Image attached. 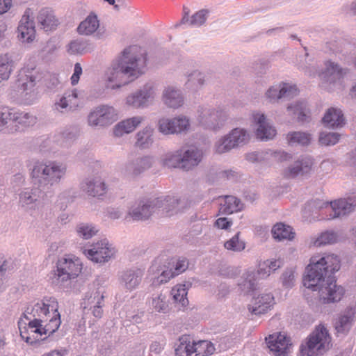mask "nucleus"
<instances>
[{"label":"nucleus","mask_w":356,"mask_h":356,"mask_svg":"<svg viewBox=\"0 0 356 356\" xmlns=\"http://www.w3.org/2000/svg\"><path fill=\"white\" fill-rule=\"evenodd\" d=\"M340 268V260L334 254L314 256L306 268L303 284L312 291H318L323 303L337 302L343 298L345 290L336 284L334 273Z\"/></svg>","instance_id":"f257e3e1"},{"label":"nucleus","mask_w":356,"mask_h":356,"mask_svg":"<svg viewBox=\"0 0 356 356\" xmlns=\"http://www.w3.org/2000/svg\"><path fill=\"white\" fill-rule=\"evenodd\" d=\"M137 46L125 48L104 71L105 89L117 90L145 73L147 56L138 54Z\"/></svg>","instance_id":"f03ea898"},{"label":"nucleus","mask_w":356,"mask_h":356,"mask_svg":"<svg viewBox=\"0 0 356 356\" xmlns=\"http://www.w3.org/2000/svg\"><path fill=\"white\" fill-rule=\"evenodd\" d=\"M58 303L54 297H44L30 302L23 313L29 321L28 329L31 333L39 336L54 333L60 327V315Z\"/></svg>","instance_id":"7ed1b4c3"},{"label":"nucleus","mask_w":356,"mask_h":356,"mask_svg":"<svg viewBox=\"0 0 356 356\" xmlns=\"http://www.w3.org/2000/svg\"><path fill=\"white\" fill-rule=\"evenodd\" d=\"M185 202L177 196L167 195L155 198L143 197L134 202L128 209L125 220H148L152 216L170 214L185 207Z\"/></svg>","instance_id":"20e7f679"},{"label":"nucleus","mask_w":356,"mask_h":356,"mask_svg":"<svg viewBox=\"0 0 356 356\" xmlns=\"http://www.w3.org/2000/svg\"><path fill=\"white\" fill-rule=\"evenodd\" d=\"M27 167L34 184L42 189L59 184L67 172L66 164L55 160L32 159Z\"/></svg>","instance_id":"39448f33"},{"label":"nucleus","mask_w":356,"mask_h":356,"mask_svg":"<svg viewBox=\"0 0 356 356\" xmlns=\"http://www.w3.org/2000/svg\"><path fill=\"white\" fill-rule=\"evenodd\" d=\"M331 337L327 328L319 325L308 336L300 347L302 356H317L326 352L330 347Z\"/></svg>","instance_id":"423d86ee"},{"label":"nucleus","mask_w":356,"mask_h":356,"mask_svg":"<svg viewBox=\"0 0 356 356\" xmlns=\"http://www.w3.org/2000/svg\"><path fill=\"white\" fill-rule=\"evenodd\" d=\"M38 79V72L33 67H22L18 72L16 86L25 104H31L35 99V87Z\"/></svg>","instance_id":"0eeeda50"},{"label":"nucleus","mask_w":356,"mask_h":356,"mask_svg":"<svg viewBox=\"0 0 356 356\" xmlns=\"http://www.w3.org/2000/svg\"><path fill=\"white\" fill-rule=\"evenodd\" d=\"M82 269V263L76 256L69 254L60 258L56 263V270L54 275L53 282L63 284L66 282L76 278Z\"/></svg>","instance_id":"6e6552de"},{"label":"nucleus","mask_w":356,"mask_h":356,"mask_svg":"<svg viewBox=\"0 0 356 356\" xmlns=\"http://www.w3.org/2000/svg\"><path fill=\"white\" fill-rule=\"evenodd\" d=\"M157 95V88L154 83L147 82L138 90L128 95L125 98L127 107L134 109H143L150 106Z\"/></svg>","instance_id":"1a4fd4ad"},{"label":"nucleus","mask_w":356,"mask_h":356,"mask_svg":"<svg viewBox=\"0 0 356 356\" xmlns=\"http://www.w3.org/2000/svg\"><path fill=\"white\" fill-rule=\"evenodd\" d=\"M197 121L202 127L211 130L220 129L229 118L227 111L218 108L217 109L202 106L198 110Z\"/></svg>","instance_id":"9d476101"},{"label":"nucleus","mask_w":356,"mask_h":356,"mask_svg":"<svg viewBox=\"0 0 356 356\" xmlns=\"http://www.w3.org/2000/svg\"><path fill=\"white\" fill-rule=\"evenodd\" d=\"M118 119V111L113 106L101 104L90 111L88 117V124L91 127L104 128L108 127Z\"/></svg>","instance_id":"9b49d317"},{"label":"nucleus","mask_w":356,"mask_h":356,"mask_svg":"<svg viewBox=\"0 0 356 356\" xmlns=\"http://www.w3.org/2000/svg\"><path fill=\"white\" fill-rule=\"evenodd\" d=\"M116 252L115 246L106 238L102 239L93 243L90 248L83 250V253L88 259L100 264L113 259Z\"/></svg>","instance_id":"f8f14e48"},{"label":"nucleus","mask_w":356,"mask_h":356,"mask_svg":"<svg viewBox=\"0 0 356 356\" xmlns=\"http://www.w3.org/2000/svg\"><path fill=\"white\" fill-rule=\"evenodd\" d=\"M282 262L280 260H266L259 265L257 271L248 270L245 274V280L243 283L244 288L248 291H254L259 279L266 278L270 273L280 268Z\"/></svg>","instance_id":"ddd939ff"},{"label":"nucleus","mask_w":356,"mask_h":356,"mask_svg":"<svg viewBox=\"0 0 356 356\" xmlns=\"http://www.w3.org/2000/svg\"><path fill=\"white\" fill-rule=\"evenodd\" d=\"M345 69L342 68L338 63L331 60L325 63V69L320 74L323 87L327 90H333L342 83Z\"/></svg>","instance_id":"4468645a"},{"label":"nucleus","mask_w":356,"mask_h":356,"mask_svg":"<svg viewBox=\"0 0 356 356\" xmlns=\"http://www.w3.org/2000/svg\"><path fill=\"white\" fill-rule=\"evenodd\" d=\"M356 208V191L350 193L347 197L328 202L327 209L331 210L329 219L340 218L348 215Z\"/></svg>","instance_id":"2eb2a0df"},{"label":"nucleus","mask_w":356,"mask_h":356,"mask_svg":"<svg viewBox=\"0 0 356 356\" xmlns=\"http://www.w3.org/2000/svg\"><path fill=\"white\" fill-rule=\"evenodd\" d=\"M144 274V268L134 266L123 270L119 275L120 284L127 291H132L139 286Z\"/></svg>","instance_id":"dca6fc26"},{"label":"nucleus","mask_w":356,"mask_h":356,"mask_svg":"<svg viewBox=\"0 0 356 356\" xmlns=\"http://www.w3.org/2000/svg\"><path fill=\"white\" fill-rule=\"evenodd\" d=\"M356 320V304L349 305L336 318L334 327L338 334L346 335Z\"/></svg>","instance_id":"f3484780"},{"label":"nucleus","mask_w":356,"mask_h":356,"mask_svg":"<svg viewBox=\"0 0 356 356\" xmlns=\"http://www.w3.org/2000/svg\"><path fill=\"white\" fill-rule=\"evenodd\" d=\"M18 38L22 42L31 43L35 38V22L31 17V10L27 9L22 15L18 27Z\"/></svg>","instance_id":"a211bd4d"},{"label":"nucleus","mask_w":356,"mask_h":356,"mask_svg":"<svg viewBox=\"0 0 356 356\" xmlns=\"http://www.w3.org/2000/svg\"><path fill=\"white\" fill-rule=\"evenodd\" d=\"M252 121L256 127V136L260 140H268L276 135V129L270 124L264 114L253 113Z\"/></svg>","instance_id":"6ab92c4d"},{"label":"nucleus","mask_w":356,"mask_h":356,"mask_svg":"<svg viewBox=\"0 0 356 356\" xmlns=\"http://www.w3.org/2000/svg\"><path fill=\"white\" fill-rule=\"evenodd\" d=\"M266 341L275 356H286L291 346L289 338L281 332L270 334L266 338Z\"/></svg>","instance_id":"aec40b11"},{"label":"nucleus","mask_w":356,"mask_h":356,"mask_svg":"<svg viewBox=\"0 0 356 356\" xmlns=\"http://www.w3.org/2000/svg\"><path fill=\"white\" fill-rule=\"evenodd\" d=\"M80 189L89 196L101 197L107 191V186L101 177H88L80 183Z\"/></svg>","instance_id":"412c9836"},{"label":"nucleus","mask_w":356,"mask_h":356,"mask_svg":"<svg viewBox=\"0 0 356 356\" xmlns=\"http://www.w3.org/2000/svg\"><path fill=\"white\" fill-rule=\"evenodd\" d=\"M313 161L309 156H302L291 164L284 172L285 177L293 179L298 177H306L311 170Z\"/></svg>","instance_id":"4be33fe9"},{"label":"nucleus","mask_w":356,"mask_h":356,"mask_svg":"<svg viewBox=\"0 0 356 356\" xmlns=\"http://www.w3.org/2000/svg\"><path fill=\"white\" fill-rule=\"evenodd\" d=\"M153 163V157L150 156L136 158L126 163L122 173L124 176L128 177H136L149 169L152 165Z\"/></svg>","instance_id":"5701e85b"},{"label":"nucleus","mask_w":356,"mask_h":356,"mask_svg":"<svg viewBox=\"0 0 356 356\" xmlns=\"http://www.w3.org/2000/svg\"><path fill=\"white\" fill-rule=\"evenodd\" d=\"M298 93L296 86L286 83H280L268 88L266 97L270 102H275L282 97L291 98Z\"/></svg>","instance_id":"b1692460"},{"label":"nucleus","mask_w":356,"mask_h":356,"mask_svg":"<svg viewBox=\"0 0 356 356\" xmlns=\"http://www.w3.org/2000/svg\"><path fill=\"white\" fill-rule=\"evenodd\" d=\"M60 138L63 140V143H60V145L67 146L68 142L75 140L77 137V131L75 129H67L63 132L60 135L55 136L53 139L47 138L42 141L40 145V151L45 152H56V144L58 145V138Z\"/></svg>","instance_id":"393cba45"},{"label":"nucleus","mask_w":356,"mask_h":356,"mask_svg":"<svg viewBox=\"0 0 356 356\" xmlns=\"http://www.w3.org/2000/svg\"><path fill=\"white\" fill-rule=\"evenodd\" d=\"M274 303V297L271 293H263L252 299L248 309L253 314H262L270 310Z\"/></svg>","instance_id":"a878e982"},{"label":"nucleus","mask_w":356,"mask_h":356,"mask_svg":"<svg viewBox=\"0 0 356 356\" xmlns=\"http://www.w3.org/2000/svg\"><path fill=\"white\" fill-rule=\"evenodd\" d=\"M79 106L78 94L76 90L67 91L54 103V108L56 111L64 113L75 110Z\"/></svg>","instance_id":"bb28decb"},{"label":"nucleus","mask_w":356,"mask_h":356,"mask_svg":"<svg viewBox=\"0 0 356 356\" xmlns=\"http://www.w3.org/2000/svg\"><path fill=\"white\" fill-rule=\"evenodd\" d=\"M203 158V151L197 147H190L186 150H182L181 169L186 171L191 170L197 166Z\"/></svg>","instance_id":"cd10ccee"},{"label":"nucleus","mask_w":356,"mask_h":356,"mask_svg":"<svg viewBox=\"0 0 356 356\" xmlns=\"http://www.w3.org/2000/svg\"><path fill=\"white\" fill-rule=\"evenodd\" d=\"M38 188H26L19 193V204L26 209H35L40 197L41 190Z\"/></svg>","instance_id":"c85d7f7f"},{"label":"nucleus","mask_w":356,"mask_h":356,"mask_svg":"<svg viewBox=\"0 0 356 356\" xmlns=\"http://www.w3.org/2000/svg\"><path fill=\"white\" fill-rule=\"evenodd\" d=\"M36 122V117L30 113L13 108L12 124L13 125L11 124V127L17 129L16 131H19L25 128L33 126Z\"/></svg>","instance_id":"c756f323"},{"label":"nucleus","mask_w":356,"mask_h":356,"mask_svg":"<svg viewBox=\"0 0 356 356\" xmlns=\"http://www.w3.org/2000/svg\"><path fill=\"white\" fill-rule=\"evenodd\" d=\"M162 100L165 106L172 108H178L184 104L181 92L173 86H168L163 90Z\"/></svg>","instance_id":"7c9ffc66"},{"label":"nucleus","mask_w":356,"mask_h":356,"mask_svg":"<svg viewBox=\"0 0 356 356\" xmlns=\"http://www.w3.org/2000/svg\"><path fill=\"white\" fill-rule=\"evenodd\" d=\"M142 116H134L118 122L114 127L113 134L117 137L122 136L125 134L134 131L143 121Z\"/></svg>","instance_id":"2f4dec72"},{"label":"nucleus","mask_w":356,"mask_h":356,"mask_svg":"<svg viewBox=\"0 0 356 356\" xmlns=\"http://www.w3.org/2000/svg\"><path fill=\"white\" fill-rule=\"evenodd\" d=\"M219 212L222 214H232L242 209L243 204L239 199L232 195H227L218 199Z\"/></svg>","instance_id":"473e14b6"},{"label":"nucleus","mask_w":356,"mask_h":356,"mask_svg":"<svg viewBox=\"0 0 356 356\" xmlns=\"http://www.w3.org/2000/svg\"><path fill=\"white\" fill-rule=\"evenodd\" d=\"M37 21L40 27L45 31H52L58 24V21L53 12L48 8H42L40 10Z\"/></svg>","instance_id":"72a5a7b5"},{"label":"nucleus","mask_w":356,"mask_h":356,"mask_svg":"<svg viewBox=\"0 0 356 356\" xmlns=\"http://www.w3.org/2000/svg\"><path fill=\"white\" fill-rule=\"evenodd\" d=\"M160 264L161 259L157 258L153 261L152 266L149 268V273L150 274H159L154 280V283L156 284L165 283L175 276L171 269L163 270L160 266Z\"/></svg>","instance_id":"f704fd0d"},{"label":"nucleus","mask_w":356,"mask_h":356,"mask_svg":"<svg viewBox=\"0 0 356 356\" xmlns=\"http://www.w3.org/2000/svg\"><path fill=\"white\" fill-rule=\"evenodd\" d=\"M323 123L327 128L342 127L345 123V120L341 111L334 108H329L323 118Z\"/></svg>","instance_id":"c9c22d12"},{"label":"nucleus","mask_w":356,"mask_h":356,"mask_svg":"<svg viewBox=\"0 0 356 356\" xmlns=\"http://www.w3.org/2000/svg\"><path fill=\"white\" fill-rule=\"evenodd\" d=\"M104 300V296L100 291H95L90 296H86L84 300V307H93L92 314L96 318H101L102 316V302Z\"/></svg>","instance_id":"e433bc0d"},{"label":"nucleus","mask_w":356,"mask_h":356,"mask_svg":"<svg viewBox=\"0 0 356 356\" xmlns=\"http://www.w3.org/2000/svg\"><path fill=\"white\" fill-rule=\"evenodd\" d=\"M99 27V21L97 16L94 13H90L80 23L77 31L80 35H91L97 31Z\"/></svg>","instance_id":"4c0bfd02"},{"label":"nucleus","mask_w":356,"mask_h":356,"mask_svg":"<svg viewBox=\"0 0 356 356\" xmlns=\"http://www.w3.org/2000/svg\"><path fill=\"white\" fill-rule=\"evenodd\" d=\"M14 70V61L8 54H0V83L8 81Z\"/></svg>","instance_id":"58836bf2"},{"label":"nucleus","mask_w":356,"mask_h":356,"mask_svg":"<svg viewBox=\"0 0 356 356\" xmlns=\"http://www.w3.org/2000/svg\"><path fill=\"white\" fill-rule=\"evenodd\" d=\"M12 112V108L0 106V132L10 134L17 130L11 127Z\"/></svg>","instance_id":"ea45409f"},{"label":"nucleus","mask_w":356,"mask_h":356,"mask_svg":"<svg viewBox=\"0 0 356 356\" xmlns=\"http://www.w3.org/2000/svg\"><path fill=\"white\" fill-rule=\"evenodd\" d=\"M344 238L341 231L327 230L322 232L315 241L317 246L331 245L341 241Z\"/></svg>","instance_id":"a19ab883"},{"label":"nucleus","mask_w":356,"mask_h":356,"mask_svg":"<svg viewBox=\"0 0 356 356\" xmlns=\"http://www.w3.org/2000/svg\"><path fill=\"white\" fill-rule=\"evenodd\" d=\"M175 351L176 356H193V341L187 335L180 337L175 345Z\"/></svg>","instance_id":"79ce46f5"},{"label":"nucleus","mask_w":356,"mask_h":356,"mask_svg":"<svg viewBox=\"0 0 356 356\" xmlns=\"http://www.w3.org/2000/svg\"><path fill=\"white\" fill-rule=\"evenodd\" d=\"M273 237L277 241L292 240L295 236L293 228L282 222L275 224L271 230Z\"/></svg>","instance_id":"37998d69"},{"label":"nucleus","mask_w":356,"mask_h":356,"mask_svg":"<svg viewBox=\"0 0 356 356\" xmlns=\"http://www.w3.org/2000/svg\"><path fill=\"white\" fill-rule=\"evenodd\" d=\"M92 49L88 40L83 38L72 40L67 46V52L70 54H83Z\"/></svg>","instance_id":"c03bdc74"},{"label":"nucleus","mask_w":356,"mask_h":356,"mask_svg":"<svg viewBox=\"0 0 356 356\" xmlns=\"http://www.w3.org/2000/svg\"><path fill=\"white\" fill-rule=\"evenodd\" d=\"M289 112L298 116L299 122L305 123L309 121L310 117L308 115L307 104L305 102H297L290 104L288 108Z\"/></svg>","instance_id":"a18cd8bd"},{"label":"nucleus","mask_w":356,"mask_h":356,"mask_svg":"<svg viewBox=\"0 0 356 356\" xmlns=\"http://www.w3.org/2000/svg\"><path fill=\"white\" fill-rule=\"evenodd\" d=\"M188 288L185 284H178L172 287L170 294L172 300L175 303L180 305L181 307H185L188 304L187 298Z\"/></svg>","instance_id":"49530a36"},{"label":"nucleus","mask_w":356,"mask_h":356,"mask_svg":"<svg viewBox=\"0 0 356 356\" xmlns=\"http://www.w3.org/2000/svg\"><path fill=\"white\" fill-rule=\"evenodd\" d=\"M227 135L235 148L246 144L250 140L249 133L243 128H235Z\"/></svg>","instance_id":"de8ad7c7"},{"label":"nucleus","mask_w":356,"mask_h":356,"mask_svg":"<svg viewBox=\"0 0 356 356\" xmlns=\"http://www.w3.org/2000/svg\"><path fill=\"white\" fill-rule=\"evenodd\" d=\"M286 139L290 145L307 146L312 141V136L307 132L292 131L287 134Z\"/></svg>","instance_id":"09e8293b"},{"label":"nucleus","mask_w":356,"mask_h":356,"mask_svg":"<svg viewBox=\"0 0 356 356\" xmlns=\"http://www.w3.org/2000/svg\"><path fill=\"white\" fill-rule=\"evenodd\" d=\"M153 132L154 130L150 127H146L138 132L136 145L142 149L148 148L153 143Z\"/></svg>","instance_id":"8fccbe9b"},{"label":"nucleus","mask_w":356,"mask_h":356,"mask_svg":"<svg viewBox=\"0 0 356 356\" xmlns=\"http://www.w3.org/2000/svg\"><path fill=\"white\" fill-rule=\"evenodd\" d=\"M328 202H323L320 200H315L308 202L303 209V217L309 218V217L316 218L318 211L325 208L327 209Z\"/></svg>","instance_id":"3c124183"},{"label":"nucleus","mask_w":356,"mask_h":356,"mask_svg":"<svg viewBox=\"0 0 356 356\" xmlns=\"http://www.w3.org/2000/svg\"><path fill=\"white\" fill-rule=\"evenodd\" d=\"M151 308L156 312L166 314L169 311V301L165 294L160 293L152 298Z\"/></svg>","instance_id":"603ef678"},{"label":"nucleus","mask_w":356,"mask_h":356,"mask_svg":"<svg viewBox=\"0 0 356 356\" xmlns=\"http://www.w3.org/2000/svg\"><path fill=\"white\" fill-rule=\"evenodd\" d=\"M162 164L168 168H181L182 149L167 153L162 159Z\"/></svg>","instance_id":"864d4df0"},{"label":"nucleus","mask_w":356,"mask_h":356,"mask_svg":"<svg viewBox=\"0 0 356 356\" xmlns=\"http://www.w3.org/2000/svg\"><path fill=\"white\" fill-rule=\"evenodd\" d=\"M215 351L213 344L208 341H193V356H207L212 355Z\"/></svg>","instance_id":"5fc2aeb1"},{"label":"nucleus","mask_w":356,"mask_h":356,"mask_svg":"<svg viewBox=\"0 0 356 356\" xmlns=\"http://www.w3.org/2000/svg\"><path fill=\"white\" fill-rule=\"evenodd\" d=\"M204 78L205 76L203 73L198 70H193L187 75V81L185 86L188 89L197 90L204 85Z\"/></svg>","instance_id":"6e6d98bb"},{"label":"nucleus","mask_w":356,"mask_h":356,"mask_svg":"<svg viewBox=\"0 0 356 356\" xmlns=\"http://www.w3.org/2000/svg\"><path fill=\"white\" fill-rule=\"evenodd\" d=\"M76 231L80 238L87 240L95 236L98 230L92 224L81 222L77 225Z\"/></svg>","instance_id":"4d7b16f0"},{"label":"nucleus","mask_w":356,"mask_h":356,"mask_svg":"<svg viewBox=\"0 0 356 356\" xmlns=\"http://www.w3.org/2000/svg\"><path fill=\"white\" fill-rule=\"evenodd\" d=\"M240 232H237L230 239L224 243V247L227 250L233 252H241L245 248V243L240 238Z\"/></svg>","instance_id":"13d9d810"},{"label":"nucleus","mask_w":356,"mask_h":356,"mask_svg":"<svg viewBox=\"0 0 356 356\" xmlns=\"http://www.w3.org/2000/svg\"><path fill=\"white\" fill-rule=\"evenodd\" d=\"M234 148L232 142L227 134L219 138L214 145V152L219 154L227 153Z\"/></svg>","instance_id":"bf43d9fd"},{"label":"nucleus","mask_w":356,"mask_h":356,"mask_svg":"<svg viewBox=\"0 0 356 356\" xmlns=\"http://www.w3.org/2000/svg\"><path fill=\"white\" fill-rule=\"evenodd\" d=\"M209 14L208 9H202L194 13L191 18L189 22L186 24L189 26L200 27L203 25Z\"/></svg>","instance_id":"052dcab7"},{"label":"nucleus","mask_w":356,"mask_h":356,"mask_svg":"<svg viewBox=\"0 0 356 356\" xmlns=\"http://www.w3.org/2000/svg\"><path fill=\"white\" fill-rule=\"evenodd\" d=\"M174 127L175 128V134L186 133L190 129L189 119L182 115L173 118Z\"/></svg>","instance_id":"680f3d73"},{"label":"nucleus","mask_w":356,"mask_h":356,"mask_svg":"<svg viewBox=\"0 0 356 356\" xmlns=\"http://www.w3.org/2000/svg\"><path fill=\"white\" fill-rule=\"evenodd\" d=\"M159 131L165 135L175 134V128L174 127L173 118H163L158 122Z\"/></svg>","instance_id":"e2e57ef3"},{"label":"nucleus","mask_w":356,"mask_h":356,"mask_svg":"<svg viewBox=\"0 0 356 356\" xmlns=\"http://www.w3.org/2000/svg\"><path fill=\"white\" fill-rule=\"evenodd\" d=\"M340 135L337 133L321 132L319 136V143L328 146L335 145L339 140Z\"/></svg>","instance_id":"0e129e2a"},{"label":"nucleus","mask_w":356,"mask_h":356,"mask_svg":"<svg viewBox=\"0 0 356 356\" xmlns=\"http://www.w3.org/2000/svg\"><path fill=\"white\" fill-rule=\"evenodd\" d=\"M282 285L285 288H291L295 283V270L292 268L286 270L281 277Z\"/></svg>","instance_id":"69168bd1"},{"label":"nucleus","mask_w":356,"mask_h":356,"mask_svg":"<svg viewBox=\"0 0 356 356\" xmlns=\"http://www.w3.org/2000/svg\"><path fill=\"white\" fill-rule=\"evenodd\" d=\"M268 154V152L257 151L247 154L245 158L249 162L259 163L267 159Z\"/></svg>","instance_id":"338daca9"},{"label":"nucleus","mask_w":356,"mask_h":356,"mask_svg":"<svg viewBox=\"0 0 356 356\" xmlns=\"http://www.w3.org/2000/svg\"><path fill=\"white\" fill-rule=\"evenodd\" d=\"M188 260L186 257H179L175 265L174 271H172L175 275L184 273L188 268Z\"/></svg>","instance_id":"774afa93"}]
</instances>
